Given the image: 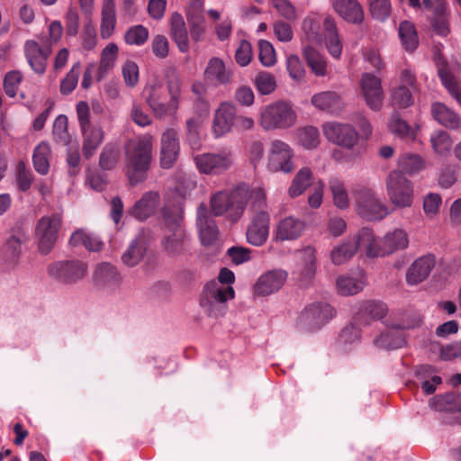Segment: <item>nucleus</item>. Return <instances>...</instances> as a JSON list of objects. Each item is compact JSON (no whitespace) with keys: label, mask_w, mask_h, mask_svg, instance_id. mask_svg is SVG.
<instances>
[{"label":"nucleus","mask_w":461,"mask_h":461,"mask_svg":"<svg viewBox=\"0 0 461 461\" xmlns=\"http://www.w3.org/2000/svg\"><path fill=\"white\" fill-rule=\"evenodd\" d=\"M62 225V214L53 212L42 216L35 227V236L38 240V249L41 254H49L59 237Z\"/></svg>","instance_id":"6e6552de"},{"label":"nucleus","mask_w":461,"mask_h":461,"mask_svg":"<svg viewBox=\"0 0 461 461\" xmlns=\"http://www.w3.org/2000/svg\"><path fill=\"white\" fill-rule=\"evenodd\" d=\"M83 143L82 153L86 158H90L97 150L104 139V131L102 127L93 125L80 130Z\"/></svg>","instance_id":"473e14b6"},{"label":"nucleus","mask_w":461,"mask_h":461,"mask_svg":"<svg viewBox=\"0 0 461 461\" xmlns=\"http://www.w3.org/2000/svg\"><path fill=\"white\" fill-rule=\"evenodd\" d=\"M80 63H75L60 83V92L63 95L70 94L77 86L80 75Z\"/></svg>","instance_id":"69168bd1"},{"label":"nucleus","mask_w":461,"mask_h":461,"mask_svg":"<svg viewBox=\"0 0 461 461\" xmlns=\"http://www.w3.org/2000/svg\"><path fill=\"white\" fill-rule=\"evenodd\" d=\"M119 49L113 42L108 43L102 50L97 68V80L101 81L115 66Z\"/></svg>","instance_id":"a19ab883"},{"label":"nucleus","mask_w":461,"mask_h":461,"mask_svg":"<svg viewBox=\"0 0 461 461\" xmlns=\"http://www.w3.org/2000/svg\"><path fill=\"white\" fill-rule=\"evenodd\" d=\"M237 108L230 103H221L216 109L212 123V132L216 138L231 131L234 126Z\"/></svg>","instance_id":"5701e85b"},{"label":"nucleus","mask_w":461,"mask_h":461,"mask_svg":"<svg viewBox=\"0 0 461 461\" xmlns=\"http://www.w3.org/2000/svg\"><path fill=\"white\" fill-rule=\"evenodd\" d=\"M430 143L433 150L440 156L447 155L452 147L449 134L442 130L436 131L430 135Z\"/></svg>","instance_id":"4d7b16f0"},{"label":"nucleus","mask_w":461,"mask_h":461,"mask_svg":"<svg viewBox=\"0 0 461 461\" xmlns=\"http://www.w3.org/2000/svg\"><path fill=\"white\" fill-rule=\"evenodd\" d=\"M416 376L425 394L429 395L436 391L437 385L440 384L441 377L435 374V370L429 365L420 366L416 370Z\"/></svg>","instance_id":"79ce46f5"},{"label":"nucleus","mask_w":461,"mask_h":461,"mask_svg":"<svg viewBox=\"0 0 461 461\" xmlns=\"http://www.w3.org/2000/svg\"><path fill=\"white\" fill-rule=\"evenodd\" d=\"M386 191L391 203L398 208L411 207L413 185L401 172L393 171L386 178Z\"/></svg>","instance_id":"9d476101"},{"label":"nucleus","mask_w":461,"mask_h":461,"mask_svg":"<svg viewBox=\"0 0 461 461\" xmlns=\"http://www.w3.org/2000/svg\"><path fill=\"white\" fill-rule=\"evenodd\" d=\"M323 40L329 53L335 59H339L342 53V42L339 38L334 18L326 16L323 21Z\"/></svg>","instance_id":"7c9ffc66"},{"label":"nucleus","mask_w":461,"mask_h":461,"mask_svg":"<svg viewBox=\"0 0 461 461\" xmlns=\"http://www.w3.org/2000/svg\"><path fill=\"white\" fill-rule=\"evenodd\" d=\"M412 90L403 85H399L391 90V101L393 105L407 108L413 104Z\"/></svg>","instance_id":"bf43d9fd"},{"label":"nucleus","mask_w":461,"mask_h":461,"mask_svg":"<svg viewBox=\"0 0 461 461\" xmlns=\"http://www.w3.org/2000/svg\"><path fill=\"white\" fill-rule=\"evenodd\" d=\"M311 103L318 110L333 114L339 113L343 109V103L340 96L332 91H325L313 95Z\"/></svg>","instance_id":"f704fd0d"},{"label":"nucleus","mask_w":461,"mask_h":461,"mask_svg":"<svg viewBox=\"0 0 461 461\" xmlns=\"http://www.w3.org/2000/svg\"><path fill=\"white\" fill-rule=\"evenodd\" d=\"M162 215L164 223L162 247L169 256H180L186 251L190 241L189 234L183 224V212L177 207H165Z\"/></svg>","instance_id":"f03ea898"},{"label":"nucleus","mask_w":461,"mask_h":461,"mask_svg":"<svg viewBox=\"0 0 461 461\" xmlns=\"http://www.w3.org/2000/svg\"><path fill=\"white\" fill-rule=\"evenodd\" d=\"M203 78L207 84L213 86L226 85L230 81L231 74L221 59L212 57L208 60Z\"/></svg>","instance_id":"cd10ccee"},{"label":"nucleus","mask_w":461,"mask_h":461,"mask_svg":"<svg viewBox=\"0 0 461 461\" xmlns=\"http://www.w3.org/2000/svg\"><path fill=\"white\" fill-rule=\"evenodd\" d=\"M180 152L178 134L174 129H167L161 135L159 161L163 168H171Z\"/></svg>","instance_id":"aec40b11"},{"label":"nucleus","mask_w":461,"mask_h":461,"mask_svg":"<svg viewBox=\"0 0 461 461\" xmlns=\"http://www.w3.org/2000/svg\"><path fill=\"white\" fill-rule=\"evenodd\" d=\"M328 188L331 194L333 204L338 209L345 211L349 208L348 192L342 180L338 177H330L328 182Z\"/></svg>","instance_id":"58836bf2"},{"label":"nucleus","mask_w":461,"mask_h":461,"mask_svg":"<svg viewBox=\"0 0 461 461\" xmlns=\"http://www.w3.org/2000/svg\"><path fill=\"white\" fill-rule=\"evenodd\" d=\"M51 52V44L40 45L34 40H28L23 45V53L30 68L39 75L45 73Z\"/></svg>","instance_id":"2eb2a0df"},{"label":"nucleus","mask_w":461,"mask_h":461,"mask_svg":"<svg viewBox=\"0 0 461 461\" xmlns=\"http://www.w3.org/2000/svg\"><path fill=\"white\" fill-rule=\"evenodd\" d=\"M159 204V195L156 192H147L130 210V214L139 221H144L154 213Z\"/></svg>","instance_id":"2f4dec72"},{"label":"nucleus","mask_w":461,"mask_h":461,"mask_svg":"<svg viewBox=\"0 0 461 461\" xmlns=\"http://www.w3.org/2000/svg\"><path fill=\"white\" fill-rule=\"evenodd\" d=\"M87 273V266L78 259H68L53 262L48 267V274L54 280L73 285L82 280Z\"/></svg>","instance_id":"9b49d317"},{"label":"nucleus","mask_w":461,"mask_h":461,"mask_svg":"<svg viewBox=\"0 0 461 461\" xmlns=\"http://www.w3.org/2000/svg\"><path fill=\"white\" fill-rule=\"evenodd\" d=\"M148 38L149 30L140 24L130 27L124 34V41L129 45L140 46L147 41Z\"/></svg>","instance_id":"0e129e2a"},{"label":"nucleus","mask_w":461,"mask_h":461,"mask_svg":"<svg viewBox=\"0 0 461 461\" xmlns=\"http://www.w3.org/2000/svg\"><path fill=\"white\" fill-rule=\"evenodd\" d=\"M361 95L364 97L366 105L378 111L383 105L384 92L381 79L371 73H364L360 80Z\"/></svg>","instance_id":"f3484780"},{"label":"nucleus","mask_w":461,"mask_h":461,"mask_svg":"<svg viewBox=\"0 0 461 461\" xmlns=\"http://www.w3.org/2000/svg\"><path fill=\"white\" fill-rule=\"evenodd\" d=\"M153 139L143 135L129 140L125 145L127 176L131 185L146 178L152 159Z\"/></svg>","instance_id":"f257e3e1"},{"label":"nucleus","mask_w":461,"mask_h":461,"mask_svg":"<svg viewBox=\"0 0 461 461\" xmlns=\"http://www.w3.org/2000/svg\"><path fill=\"white\" fill-rule=\"evenodd\" d=\"M435 264L436 260L432 255H426L418 258L407 269V284L410 285H416L423 282L431 273Z\"/></svg>","instance_id":"393cba45"},{"label":"nucleus","mask_w":461,"mask_h":461,"mask_svg":"<svg viewBox=\"0 0 461 461\" xmlns=\"http://www.w3.org/2000/svg\"><path fill=\"white\" fill-rule=\"evenodd\" d=\"M398 167L402 174L413 175L424 168L425 161L422 157L418 154L405 152L398 158Z\"/></svg>","instance_id":"de8ad7c7"},{"label":"nucleus","mask_w":461,"mask_h":461,"mask_svg":"<svg viewBox=\"0 0 461 461\" xmlns=\"http://www.w3.org/2000/svg\"><path fill=\"white\" fill-rule=\"evenodd\" d=\"M438 74L442 85L450 95L461 105V86L456 80V72L458 70L456 64L450 65L445 61L438 62Z\"/></svg>","instance_id":"bb28decb"},{"label":"nucleus","mask_w":461,"mask_h":461,"mask_svg":"<svg viewBox=\"0 0 461 461\" xmlns=\"http://www.w3.org/2000/svg\"><path fill=\"white\" fill-rule=\"evenodd\" d=\"M312 180L313 175L309 167H304L299 169L289 186V196L291 198H295L303 194L312 184Z\"/></svg>","instance_id":"c03bdc74"},{"label":"nucleus","mask_w":461,"mask_h":461,"mask_svg":"<svg viewBox=\"0 0 461 461\" xmlns=\"http://www.w3.org/2000/svg\"><path fill=\"white\" fill-rule=\"evenodd\" d=\"M303 56L308 66L316 77H324L327 74V62L325 58L313 48L307 46L303 49Z\"/></svg>","instance_id":"3c124183"},{"label":"nucleus","mask_w":461,"mask_h":461,"mask_svg":"<svg viewBox=\"0 0 461 461\" xmlns=\"http://www.w3.org/2000/svg\"><path fill=\"white\" fill-rule=\"evenodd\" d=\"M167 87L170 99L166 104L167 114L171 116L176 113L182 95V81L175 69L170 70L167 75Z\"/></svg>","instance_id":"72a5a7b5"},{"label":"nucleus","mask_w":461,"mask_h":461,"mask_svg":"<svg viewBox=\"0 0 461 461\" xmlns=\"http://www.w3.org/2000/svg\"><path fill=\"white\" fill-rule=\"evenodd\" d=\"M368 258H380L391 255L398 250L405 249L409 245L408 234L403 229H394L387 232L382 240H378L369 229Z\"/></svg>","instance_id":"0eeeda50"},{"label":"nucleus","mask_w":461,"mask_h":461,"mask_svg":"<svg viewBox=\"0 0 461 461\" xmlns=\"http://www.w3.org/2000/svg\"><path fill=\"white\" fill-rule=\"evenodd\" d=\"M389 128L392 133L399 138H414L415 131L410 127L406 121L401 118L399 113L394 112L389 122Z\"/></svg>","instance_id":"13d9d810"},{"label":"nucleus","mask_w":461,"mask_h":461,"mask_svg":"<svg viewBox=\"0 0 461 461\" xmlns=\"http://www.w3.org/2000/svg\"><path fill=\"white\" fill-rule=\"evenodd\" d=\"M50 156V147L46 142L38 144L33 151L32 162L35 170L41 175H46L49 172Z\"/></svg>","instance_id":"603ef678"},{"label":"nucleus","mask_w":461,"mask_h":461,"mask_svg":"<svg viewBox=\"0 0 461 461\" xmlns=\"http://www.w3.org/2000/svg\"><path fill=\"white\" fill-rule=\"evenodd\" d=\"M258 51L259 60L264 67L269 68L276 64V50L269 41L266 40H260L258 41Z\"/></svg>","instance_id":"338daca9"},{"label":"nucleus","mask_w":461,"mask_h":461,"mask_svg":"<svg viewBox=\"0 0 461 461\" xmlns=\"http://www.w3.org/2000/svg\"><path fill=\"white\" fill-rule=\"evenodd\" d=\"M432 20V26L436 32L446 36L449 32L448 13L446 0H435V14Z\"/></svg>","instance_id":"a18cd8bd"},{"label":"nucleus","mask_w":461,"mask_h":461,"mask_svg":"<svg viewBox=\"0 0 461 461\" xmlns=\"http://www.w3.org/2000/svg\"><path fill=\"white\" fill-rule=\"evenodd\" d=\"M258 211L251 218V221L247 229V240L253 246L263 245L269 234V221L270 216L265 211L266 202L262 193L258 194Z\"/></svg>","instance_id":"f8f14e48"},{"label":"nucleus","mask_w":461,"mask_h":461,"mask_svg":"<svg viewBox=\"0 0 461 461\" xmlns=\"http://www.w3.org/2000/svg\"><path fill=\"white\" fill-rule=\"evenodd\" d=\"M336 314L335 310L327 303H313L307 306L302 319L312 329H320Z\"/></svg>","instance_id":"4be33fe9"},{"label":"nucleus","mask_w":461,"mask_h":461,"mask_svg":"<svg viewBox=\"0 0 461 461\" xmlns=\"http://www.w3.org/2000/svg\"><path fill=\"white\" fill-rule=\"evenodd\" d=\"M431 113L439 124L447 128L456 130L461 127L460 117L442 103H434L431 105Z\"/></svg>","instance_id":"c9c22d12"},{"label":"nucleus","mask_w":461,"mask_h":461,"mask_svg":"<svg viewBox=\"0 0 461 461\" xmlns=\"http://www.w3.org/2000/svg\"><path fill=\"white\" fill-rule=\"evenodd\" d=\"M388 312L386 304L381 301H365L359 304L355 320L363 326H367L372 321L382 320Z\"/></svg>","instance_id":"a878e982"},{"label":"nucleus","mask_w":461,"mask_h":461,"mask_svg":"<svg viewBox=\"0 0 461 461\" xmlns=\"http://www.w3.org/2000/svg\"><path fill=\"white\" fill-rule=\"evenodd\" d=\"M358 322L354 319V322L346 326L340 332L339 342L342 349L348 351L351 349L352 346L360 342L361 330Z\"/></svg>","instance_id":"864d4df0"},{"label":"nucleus","mask_w":461,"mask_h":461,"mask_svg":"<svg viewBox=\"0 0 461 461\" xmlns=\"http://www.w3.org/2000/svg\"><path fill=\"white\" fill-rule=\"evenodd\" d=\"M302 30L310 42L320 44L323 41V34L320 32V23L315 17H305L302 23Z\"/></svg>","instance_id":"6e6d98bb"},{"label":"nucleus","mask_w":461,"mask_h":461,"mask_svg":"<svg viewBox=\"0 0 461 461\" xmlns=\"http://www.w3.org/2000/svg\"><path fill=\"white\" fill-rule=\"evenodd\" d=\"M316 249L312 246H307L300 251V263L298 265V268L301 277L304 280H310L316 273Z\"/></svg>","instance_id":"4c0bfd02"},{"label":"nucleus","mask_w":461,"mask_h":461,"mask_svg":"<svg viewBox=\"0 0 461 461\" xmlns=\"http://www.w3.org/2000/svg\"><path fill=\"white\" fill-rule=\"evenodd\" d=\"M429 405L437 411H461V393L437 395L429 400Z\"/></svg>","instance_id":"ea45409f"},{"label":"nucleus","mask_w":461,"mask_h":461,"mask_svg":"<svg viewBox=\"0 0 461 461\" xmlns=\"http://www.w3.org/2000/svg\"><path fill=\"white\" fill-rule=\"evenodd\" d=\"M147 250L144 240L135 239L130 244L128 249L122 254V260L128 267H135L143 258Z\"/></svg>","instance_id":"8fccbe9b"},{"label":"nucleus","mask_w":461,"mask_h":461,"mask_svg":"<svg viewBox=\"0 0 461 461\" xmlns=\"http://www.w3.org/2000/svg\"><path fill=\"white\" fill-rule=\"evenodd\" d=\"M332 6L348 23L357 24L364 20V11L357 0H333Z\"/></svg>","instance_id":"c756f323"},{"label":"nucleus","mask_w":461,"mask_h":461,"mask_svg":"<svg viewBox=\"0 0 461 461\" xmlns=\"http://www.w3.org/2000/svg\"><path fill=\"white\" fill-rule=\"evenodd\" d=\"M199 172L206 175H219L230 168L233 164V155L229 150L217 153H203L194 158Z\"/></svg>","instance_id":"ddd939ff"},{"label":"nucleus","mask_w":461,"mask_h":461,"mask_svg":"<svg viewBox=\"0 0 461 461\" xmlns=\"http://www.w3.org/2000/svg\"><path fill=\"white\" fill-rule=\"evenodd\" d=\"M296 122V113L290 103L277 101L263 106L259 112V124L267 130L288 129Z\"/></svg>","instance_id":"20e7f679"},{"label":"nucleus","mask_w":461,"mask_h":461,"mask_svg":"<svg viewBox=\"0 0 461 461\" xmlns=\"http://www.w3.org/2000/svg\"><path fill=\"white\" fill-rule=\"evenodd\" d=\"M373 343L378 348L393 349L402 347L403 340L398 330H389L381 332Z\"/></svg>","instance_id":"5fc2aeb1"},{"label":"nucleus","mask_w":461,"mask_h":461,"mask_svg":"<svg viewBox=\"0 0 461 461\" xmlns=\"http://www.w3.org/2000/svg\"><path fill=\"white\" fill-rule=\"evenodd\" d=\"M373 18L385 21L391 14L390 0H367Z\"/></svg>","instance_id":"774afa93"},{"label":"nucleus","mask_w":461,"mask_h":461,"mask_svg":"<svg viewBox=\"0 0 461 461\" xmlns=\"http://www.w3.org/2000/svg\"><path fill=\"white\" fill-rule=\"evenodd\" d=\"M163 95V86L158 82L146 85L142 91V96L146 104L150 108L153 115L159 120L168 116L167 104L162 101Z\"/></svg>","instance_id":"b1692460"},{"label":"nucleus","mask_w":461,"mask_h":461,"mask_svg":"<svg viewBox=\"0 0 461 461\" xmlns=\"http://www.w3.org/2000/svg\"><path fill=\"white\" fill-rule=\"evenodd\" d=\"M294 151L285 142L275 140L271 142L268 156V169L272 172L291 173L294 169Z\"/></svg>","instance_id":"4468645a"},{"label":"nucleus","mask_w":461,"mask_h":461,"mask_svg":"<svg viewBox=\"0 0 461 461\" xmlns=\"http://www.w3.org/2000/svg\"><path fill=\"white\" fill-rule=\"evenodd\" d=\"M101 15L100 35L103 39H109L113 35L116 25L114 0L103 1Z\"/></svg>","instance_id":"e433bc0d"},{"label":"nucleus","mask_w":461,"mask_h":461,"mask_svg":"<svg viewBox=\"0 0 461 461\" xmlns=\"http://www.w3.org/2000/svg\"><path fill=\"white\" fill-rule=\"evenodd\" d=\"M338 293L341 295L348 296L361 292L365 286L363 277H352L349 276H340L336 281Z\"/></svg>","instance_id":"09e8293b"},{"label":"nucleus","mask_w":461,"mask_h":461,"mask_svg":"<svg viewBox=\"0 0 461 461\" xmlns=\"http://www.w3.org/2000/svg\"><path fill=\"white\" fill-rule=\"evenodd\" d=\"M254 84L257 90L265 95L272 94L276 88L275 77L267 71L259 72L254 79Z\"/></svg>","instance_id":"e2e57ef3"},{"label":"nucleus","mask_w":461,"mask_h":461,"mask_svg":"<svg viewBox=\"0 0 461 461\" xmlns=\"http://www.w3.org/2000/svg\"><path fill=\"white\" fill-rule=\"evenodd\" d=\"M93 278L95 285L102 289H114L121 282V276L117 268L106 262L96 266Z\"/></svg>","instance_id":"c85d7f7f"},{"label":"nucleus","mask_w":461,"mask_h":461,"mask_svg":"<svg viewBox=\"0 0 461 461\" xmlns=\"http://www.w3.org/2000/svg\"><path fill=\"white\" fill-rule=\"evenodd\" d=\"M369 241V228H362L357 232L349 235L330 250V258L332 264L335 266H340L347 263L359 249L365 250V253L367 256Z\"/></svg>","instance_id":"423d86ee"},{"label":"nucleus","mask_w":461,"mask_h":461,"mask_svg":"<svg viewBox=\"0 0 461 461\" xmlns=\"http://www.w3.org/2000/svg\"><path fill=\"white\" fill-rule=\"evenodd\" d=\"M68 123V117L64 114H59L54 121L52 134L55 141L59 144L68 145L70 141Z\"/></svg>","instance_id":"052dcab7"},{"label":"nucleus","mask_w":461,"mask_h":461,"mask_svg":"<svg viewBox=\"0 0 461 461\" xmlns=\"http://www.w3.org/2000/svg\"><path fill=\"white\" fill-rule=\"evenodd\" d=\"M399 38L406 51L412 52L419 45L415 26L409 21H402L399 25Z\"/></svg>","instance_id":"49530a36"},{"label":"nucleus","mask_w":461,"mask_h":461,"mask_svg":"<svg viewBox=\"0 0 461 461\" xmlns=\"http://www.w3.org/2000/svg\"><path fill=\"white\" fill-rule=\"evenodd\" d=\"M249 197V189L240 185L229 191H219L211 197V208L215 216L227 213L232 221L242 216Z\"/></svg>","instance_id":"7ed1b4c3"},{"label":"nucleus","mask_w":461,"mask_h":461,"mask_svg":"<svg viewBox=\"0 0 461 461\" xmlns=\"http://www.w3.org/2000/svg\"><path fill=\"white\" fill-rule=\"evenodd\" d=\"M171 34L179 50L183 53L187 52L189 50L187 30L182 15L176 13L171 16Z\"/></svg>","instance_id":"37998d69"},{"label":"nucleus","mask_w":461,"mask_h":461,"mask_svg":"<svg viewBox=\"0 0 461 461\" xmlns=\"http://www.w3.org/2000/svg\"><path fill=\"white\" fill-rule=\"evenodd\" d=\"M297 136L300 144L308 149L317 148L320 143L319 131L317 128L312 126H307L300 129Z\"/></svg>","instance_id":"680f3d73"},{"label":"nucleus","mask_w":461,"mask_h":461,"mask_svg":"<svg viewBox=\"0 0 461 461\" xmlns=\"http://www.w3.org/2000/svg\"><path fill=\"white\" fill-rule=\"evenodd\" d=\"M322 130L330 141L348 149H352L358 140L357 131L348 123L327 122Z\"/></svg>","instance_id":"dca6fc26"},{"label":"nucleus","mask_w":461,"mask_h":461,"mask_svg":"<svg viewBox=\"0 0 461 461\" xmlns=\"http://www.w3.org/2000/svg\"><path fill=\"white\" fill-rule=\"evenodd\" d=\"M196 225L201 243L203 246L212 245L218 238V227L203 203L197 208Z\"/></svg>","instance_id":"412c9836"},{"label":"nucleus","mask_w":461,"mask_h":461,"mask_svg":"<svg viewBox=\"0 0 461 461\" xmlns=\"http://www.w3.org/2000/svg\"><path fill=\"white\" fill-rule=\"evenodd\" d=\"M287 279V272L281 268L268 270L261 274L254 285V293L258 296H267L278 292Z\"/></svg>","instance_id":"a211bd4d"},{"label":"nucleus","mask_w":461,"mask_h":461,"mask_svg":"<svg viewBox=\"0 0 461 461\" xmlns=\"http://www.w3.org/2000/svg\"><path fill=\"white\" fill-rule=\"evenodd\" d=\"M306 223L294 216H285L275 226L273 237L276 241H293L298 240L304 232Z\"/></svg>","instance_id":"6ab92c4d"},{"label":"nucleus","mask_w":461,"mask_h":461,"mask_svg":"<svg viewBox=\"0 0 461 461\" xmlns=\"http://www.w3.org/2000/svg\"><path fill=\"white\" fill-rule=\"evenodd\" d=\"M356 211L367 221H379L389 214L387 206L377 197L373 189L361 187L355 193Z\"/></svg>","instance_id":"1a4fd4ad"},{"label":"nucleus","mask_w":461,"mask_h":461,"mask_svg":"<svg viewBox=\"0 0 461 461\" xmlns=\"http://www.w3.org/2000/svg\"><path fill=\"white\" fill-rule=\"evenodd\" d=\"M234 294L232 286L212 280L204 286L200 304L209 316H221L226 310V302L232 299Z\"/></svg>","instance_id":"39448f33"}]
</instances>
